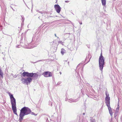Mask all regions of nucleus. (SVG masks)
<instances>
[{"mask_svg": "<svg viewBox=\"0 0 122 122\" xmlns=\"http://www.w3.org/2000/svg\"><path fill=\"white\" fill-rule=\"evenodd\" d=\"M76 101V100H74L72 99H70L69 100L68 102H75Z\"/></svg>", "mask_w": 122, "mask_h": 122, "instance_id": "4468645a", "label": "nucleus"}, {"mask_svg": "<svg viewBox=\"0 0 122 122\" xmlns=\"http://www.w3.org/2000/svg\"><path fill=\"white\" fill-rule=\"evenodd\" d=\"M12 110L13 111V112L14 114H15L17 116L18 115V114H17L16 111H17V109H16V108H12Z\"/></svg>", "mask_w": 122, "mask_h": 122, "instance_id": "9b49d317", "label": "nucleus"}, {"mask_svg": "<svg viewBox=\"0 0 122 122\" xmlns=\"http://www.w3.org/2000/svg\"><path fill=\"white\" fill-rule=\"evenodd\" d=\"M44 76L46 77L51 76H52V74L51 72L49 71L45 72L43 73Z\"/></svg>", "mask_w": 122, "mask_h": 122, "instance_id": "423d86ee", "label": "nucleus"}, {"mask_svg": "<svg viewBox=\"0 0 122 122\" xmlns=\"http://www.w3.org/2000/svg\"><path fill=\"white\" fill-rule=\"evenodd\" d=\"M106 97L105 98V103L107 107L110 106V97H109V95L106 92H105Z\"/></svg>", "mask_w": 122, "mask_h": 122, "instance_id": "20e7f679", "label": "nucleus"}, {"mask_svg": "<svg viewBox=\"0 0 122 122\" xmlns=\"http://www.w3.org/2000/svg\"><path fill=\"white\" fill-rule=\"evenodd\" d=\"M3 73L1 70V69L0 68V76L2 77H3Z\"/></svg>", "mask_w": 122, "mask_h": 122, "instance_id": "dca6fc26", "label": "nucleus"}, {"mask_svg": "<svg viewBox=\"0 0 122 122\" xmlns=\"http://www.w3.org/2000/svg\"><path fill=\"white\" fill-rule=\"evenodd\" d=\"M79 23L81 25L82 24V22H79Z\"/></svg>", "mask_w": 122, "mask_h": 122, "instance_id": "393cba45", "label": "nucleus"}, {"mask_svg": "<svg viewBox=\"0 0 122 122\" xmlns=\"http://www.w3.org/2000/svg\"><path fill=\"white\" fill-rule=\"evenodd\" d=\"M33 74H34L33 75V77L36 79H37L38 78L39 75L37 74V73H33Z\"/></svg>", "mask_w": 122, "mask_h": 122, "instance_id": "f8f14e48", "label": "nucleus"}, {"mask_svg": "<svg viewBox=\"0 0 122 122\" xmlns=\"http://www.w3.org/2000/svg\"><path fill=\"white\" fill-rule=\"evenodd\" d=\"M105 58L102 56V52L101 53L100 56L99 57V66L100 70L102 71L104 65V64Z\"/></svg>", "mask_w": 122, "mask_h": 122, "instance_id": "f03ea898", "label": "nucleus"}, {"mask_svg": "<svg viewBox=\"0 0 122 122\" xmlns=\"http://www.w3.org/2000/svg\"><path fill=\"white\" fill-rule=\"evenodd\" d=\"M54 8L57 12L58 13H59L61 10V8L58 5H54Z\"/></svg>", "mask_w": 122, "mask_h": 122, "instance_id": "0eeeda50", "label": "nucleus"}, {"mask_svg": "<svg viewBox=\"0 0 122 122\" xmlns=\"http://www.w3.org/2000/svg\"><path fill=\"white\" fill-rule=\"evenodd\" d=\"M65 2H69V1H68V0H67V1H65Z\"/></svg>", "mask_w": 122, "mask_h": 122, "instance_id": "b1692460", "label": "nucleus"}, {"mask_svg": "<svg viewBox=\"0 0 122 122\" xmlns=\"http://www.w3.org/2000/svg\"><path fill=\"white\" fill-rule=\"evenodd\" d=\"M102 5L105 6L106 3V0H101Z\"/></svg>", "mask_w": 122, "mask_h": 122, "instance_id": "2eb2a0df", "label": "nucleus"}, {"mask_svg": "<svg viewBox=\"0 0 122 122\" xmlns=\"http://www.w3.org/2000/svg\"><path fill=\"white\" fill-rule=\"evenodd\" d=\"M58 43H61V44H62L63 43V42L61 41H58Z\"/></svg>", "mask_w": 122, "mask_h": 122, "instance_id": "4be33fe9", "label": "nucleus"}, {"mask_svg": "<svg viewBox=\"0 0 122 122\" xmlns=\"http://www.w3.org/2000/svg\"><path fill=\"white\" fill-rule=\"evenodd\" d=\"M36 11L38 12L39 13H41L42 14H43V13L42 12V11H39V10H37Z\"/></svg>", "mask_w": 122, "mask_h": 122, "instance_id": "412c9836", "label": "nucleus"}, {"mask_svg": "<svg viewBox=\"0 0 122 122\" xmlns=\"http://www.w3.org/2000/svg\"><path fill=\"white\" fill-rule=\"evenodd\" d=\"M38 18H39V19L40 18V17H39Z\"/></svg>", "mask_w": 122, "mask_h": 122, "instance_id": "7c9ffc66", "label": "nucleus"}, {"mask_svg": "<svg viewBox=\"0 0 122 122\" xmlns=\"http://www.w3.org/2000/svg\"><path fill=\"white\" fill-rule=\"evenodd\" d=\"M108 108L109 111V113L110 114L111 116H112L113 115V113L112 111V108L110 106L108 107Z\"/></svg>", "mask_w": 122, "mask_h": 122, "instance_id": "1a4fd4ad", "label": "nucleus"}, {"mask_svg": "<svg viewBox=\"0 0 122 122\" xmlns=\"http://www.w3.org/2000/svg\"><path fill=\"white\" fill-rule=\"evenodd\" d=\"M31 112L30 109L28 107H24L22 108L20 110L19 120L20 122L21 120L23 119L25 115L30 114Z\"/></svg>", "mask_w": 122, "mask_h": 122, "instance_id": "f257e3e1", "label": "nucleus"}, {"mask_svg": "<svg viewBox=\"0 0 122 122\" xmlns=\"http://www.w3.org/2000/svg\"><path fill=\"white\" fill-rule=\"evenodd\" d=\"M33 73H29L27 72L24 71L23 72L22 75L23 76H27L28 77H32L34 76Z\"/></svg>", "mask_w": 122, "mask_h": 122, "instance_id": "39448f33", "label": "nucleus"}, {"mask_svg": "<svg viewBox=\"0 0 122 122\" xmlns=\"http://www.w3.org/2000/svg\"><path fill=\"white\" fill-rule=\"evenodd\" d=\"M58 83H57V85L58 84H58Z\"/></svg>", "mask_w": 122, "mask_h": 122, "instance_id": "473e14b6", "label": "nucleus"}, {"mask_svg": "<svg viewBox=\"0 0 122 122\" xmlns=\"http://www.w3.org/2000/svg\"><path fill=\"white\" fill-rule=\"evenodd\" d=\"M8 93L10 97L12 108L16 107V100L14 97L13 95L11 94L10 92Z\"/></svg>", "mask_w": 122, "mask_h": 122, "instance_id": "7ed1b4c3", "label": "nucleus"}, {"mask_svg": "<svg viewBox=\"0 0 122 122\" xmlns=\"http://www.w3.org/2000/svg\"><path fill=\"white\" fill-rule=\"evenodd\" d=\"M91 122H95V120L93 118H92L91 119Z\"/></svg>", "mask_w": 122, "mask_h": 122, "instance_id": "a211bd4d", "label": "nucleus"}, {"mask_svg": "<svg viewBox=\"0 0 122 122\" xmlns=\"http://www.w3.org/2000/svg\"><path fill=\"white\" fill-rule=\"evenodd\" d=\"M30 114H31L32 115H34V113L33 112H31H31H30Z\"/></svg>", "mask_w": 122, "mask_h": 122, "instance_id": "5701e85b", "label": "nucleus"}, {"mask_svg": "<svg viewBox=\"0 0 122 122\" xmlns=\"http://www.w3.org/2000/svg\"><path fill=\"white\" fill-rule=\"evenodd\" d=\"M32 79L31 77H27L26 78V84L28 85L31 81Z\"/></svg>", "mask_w": 122, "mask_h": 122, "instance_id": "6e6552de", "label": "nucleus"}, {"mask_svg": "<svg viewBox=\"0 0 122 122\" xmlns=\"http://www.w3.org/2000/svg\"><path fill=\"white\" fill-rule=\"evenodd\" d=\"M64 51L65 50L63 48L61 49V53L62 55H63L64 54Z\"/></svg>", "mask_w": 122, "mask_h": 122, "instance_id": "f3484780", "label": "nucleus"}, {"mask_svg": "<svg viewBox=\"0 0 122 122\" xmlns=\"http://www.w3.org/2000/svg\"><path fill=\"white\" fill-rule=\"evenodd\" d=\"M60 74H61V72H60Z\"/></svg>", "mask_w": 122, "mask_h": 122, "instance_id": "c85d7f7f", "label": "nucleus"}, {"mask_svg": "<svg viewBox=\"0 0 122 122\" xmlns=\"http://www.w3.org/2000/svg\"><path fill=\"white\" fill-rule=\"evenodd\" d=\"M118 112H115V114L114 115V117H116L118 115Z\"/></svg>", "mask_w": 122, "mask_h": 122, "instance_id": "6ab92c4d", "label": "nucleus"}, {"mask_svg": "<svg viewBox=\"0 0 122 122\" xmlns=\"http://www.w3.org/2000/svg\"><path fill=\"white\" fill-rule=\"evenodd\" d=\"M21 120H21V121H20V122H20L21 121Z\"/></svg>", "mask_w": 122, "mask_h": 122, "instance_id": "c756f323", "label": "nucleus"}, {"mask_svg": "<svg viewBox=\"0 0 122 122\" xmlns=\"http://www.w3.org/2000/svg\"><path fill=\"white\" fill-rule=\"evenodd\" d=\"M21 80L22 81V83L23 84H26V78L22 77L21 78Z\"/></svg>", "mask_w": 122, "mask_h": 122, "instance_id": "9d476101", "label": "nucleus"}, {"mask_svg": "<svg viewBox=\"0 0 122 122\" xmlns=\"http://www.w3.org/2000/svg\"><path fill=\"white\" fill-rule=\"evenodd\" d=\"M12 8V9L13 10V8Z\"/></svg>", "mask_w": 122, "mask_h": 122, "instance_id": "2f4dec72", "label": "nucleus"}, {"mask_svg": "<svg viewBox=\"0 0 122 122\" xmlns=\"http://www.w3.org/2000/svg\"><path fill=\"white\" fill-rule=\"evenodd\" d=\"M119 100H118V103L117 104V107L116 108V112H118L119 108Z\"/></svg>", "mask_w": 122, "mask_h": 122, "instance_id": "ddd939ff", "label": "nucleus"}, {"mask_svg": "<svg viewBox=\"0 0 122 122\" xmlns=\"http://www.w3.org/2000/svg\"><path fill=\"white\" fill-rule=\"evenodd\" d=\"M16 47L17 48H19V47L18 46H17Z\"/></svg>", "mask_w": 122, "mask_h": 122, "instance_id": "cd10ccee", "label": "nucleus"}, {"mask_svg": "<svg viewBox=\"0 0 122 122\" xmlns=\"http://www.w3.org/2000/svg\"><path fill=\"white\" fill-rule=\"evenodd\" d=\"M57 38H59V37H58Z\"/></svg>", "mask_w": 122, "mask_h": 122, "instance_id": "72a5a7b5", "label": "nucleus"}, {"mask_svg": "<svg viewBox=\"0 0 122 122\" xmlns=\"http://www.w3.org/2000/svg\"><path fill=\"white\" fill-rule=\"evenodd\" d=\"M83 115H85V113H83Z\"/></svg>", "mask_w": 122, "mask_h": 122, "instance_id": "bb28decb", "label": "nucleus"}, {"mask_svg": "<svg viewBox=\"0 0 122 122\" xmlns=\"http://www.w3.org/2000/svg\"><path fill=\"white\" fill-rule=\"evenodd\" d=\"M21 18H22V21L23 22L24 21V16H23V15H21Z\"/></svg>", "mask_w": 122, "mask_h": 122, "instance_id": "aec40b11", "label": "nucleus"}, {"mask_svg": "<svg viewBox=\"0 0 122 122\" xmlns=\"http://www.w3.org/2000/svg\"><path fill=\"white\" fill-rule=\"evenodd\" d=\"M55 36L56 37H57V36H56V34H55Z\"/></svg>", "mask_w": 122, "mask_h": 122, "instance_id": "a878e982", "label": "nucleus"}]
</instances>
